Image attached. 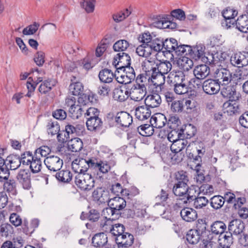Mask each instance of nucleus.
<instances>
[{"mask_svg": "<svg viewBox=\"0 0 248 248\" xmlns=\"http://www.w3.org/2000/svg\"><path fill=\"white\" fill-rule=\"evenodd\" d=\"M205 47L202 45H198L191 47L190 53V58L196 61L202 59V60L209 64L215 65L218 63L217 59H216L213 54H208L207 57H204Z\"/></svg>", "mask_w": 248, "mask_h": 248, "instance_id": "obj_1", "label": "nucleus"}, {"mask_svg": "<svg viewBox=\"0 0 248 248\" xmlns=\"http://www.w3.org/2000/svg\"><path fill=\"white\" fill-rule=\"evenodd\" d=\"M138 40L140 43L147 45V46L150 49L151 53L152 50L159 52L162 50L163 40L155 36H152L149 32H144L140 35Z\"/></svg>", "mask_w": 248, "mask_h": 248, "instance_id": "obj_2", "label": "nucleus"}, {"mask_svg": "<svg viewBox=\"0 0 248 248\" xmlns=\"http://www.w3.org/2000/svg\"><path fill=\"white\" fill-rule=\"evenodd\" d=\"M157 74H156V79H158L157 82H155L153 80V82H155L154 84L157 86L161 87L164 85L165 81V75L168 74L172 68V64L171 62L168 61H165L161 62L157 60Z\"/></svg>", "mask_w": 248, "mask_h": 248, "instance_id": "obj_3", "label": "nucleus"}, {"mask_svg": "<svg viewBox=\"0 0 248 248\" xmlns=\"http://www.w3.org/2000/svg\"><path fill=\"white\" fill-rule=\"evenodd\" d=\"M75 183L81 190L87 191L94 187V180L89 173H79L75 177Z\"/></svg>", "mask_w": 248, "mask_h": 248, "instance_id": "obj_4", "label": "nucleus"}, {"mask_svg": "<svg viewBox=\"0 0 248 248\" xmlns=\"http://www.w3.org/2000/svg\"><path fill=\"white\" fill-rule=\"evenodd\" d=\"M93 158L88 159L77 158L72 162V168L77 174L86 173L85 172L89 168L92 169L91 163H93Z\"/></svg>", "mask_w": 248, "mask_h": 248, "instance_id": "obj_5", "label": "nucleus"}, {"mask_svg": "<svg viewBox=\"0 0 248 248\" xmlns=\"http://www.w3.org/2000/svg\"><path fill=\"white\" fill-rule=\"evenodd\" d=\"M113 64L117 70H121L124 68L131 67V58L125 52H119L113 59Z\"/></svg>", "mask_w": 248, "mask_h": 248, "instance_id": "obj_6", "label": "nucleus"}, {"mask_svg": "<svg viewBox=\"0 0 248 248\" xmlns=\"http://www.w3.org/2000/svg\"><path fill=\"white\" fill-rule=\"evenodd\" d=\"M157 59L150 58L145 60L142 65V69L148 76H151V80L156 79Z\"/></svg>", "mask_w": 248, "mask_h": 248, "instance_id": "obj_7", "label": "nucleus"}, {"mask_svg": "<svg viewBox=\"0 0 248 248\" xmlns=\"http://www.w3.org/2000/svg\"><path fill=\"white\" fill-rule=\"evenodd\" d=\"M215 79L221 85L229 84L232 79V74L229 70L221 68L215 70Z\"/></svg>", "mask_w": 248, "mask_h": 248, "instance_id": "obj_8", "label": "nucleus"}, {"mask_svg": "<svg viewBox=\"0 0 248 248\" xmlns=\"http://www.w3.org/2000/svg\"><path fill=\"white\" fill-rule=\"evenodd\" d=\"M220 86H221L220 90V94L224 98H229L232 102H235L239 100L241 95L239 93L236 91L234 86L228 85V84L221 85Z\"/></svg>", "mask_w": 248, "mask_h": 248, "instance_id": "obj_9", "label": "nucleus"}, {"mask_svg": "<svg viewBox=\"0 0 248 248\" xmlns=\"http://www.w3.org/2000/svg\"><path fill=\"white\" fill-rule=\"evenodd\" d=\"M129 89V95L131 100L140 101L142 100L147 93L146 86L133 85Z\"/></svg>", "mask_w": 248, "mask_h": 248, "instance_id": "obj_10", "label": "nucleus"}, {"mask_svg": "<svg viewBox=\"0 0 248 248\" xmlns=\"http://www.w3.org/2000/svg\"><path fill=\"white\" fill-rule=\"evenodd\" d=\"M231 64L238 68L248 65V52H238L232 55L230 58Z\"/></svg>", "mask_w": 248, "mask_h": 248, "instance_id": "obj_11", "label": "nucleus"}, {"mask_svg": "<svg viewBox=\"0 0 248 248\" xmlns=\"http://www.w3.org/2000/svg\"><path fill=\"white\" fill-rule=\"evenodd\" d=\"M44 162L47 169L53 171L59 170L63 165V160L59 156L55 155H50L46 157Z\"/></svg>", "mask_w": 248, "mask_h": 248, "instance_id": "obj_12", "label": "nucleus"}, {"mask_svg": "<svg viewBox=\"0 0 248 248\" xmlns=\"http://www.w3.org/2000/svg\"><path fill=\"white\" fill-rule=\"evenodd\" d=\"M202 89L207 94H215L220 91V85L215 79H208L203 82Z\"/></svg>", "mask_w": 248, "mask_h": 248, "instance_id": "obj_13", "label": "nucleus"}, {"mask_svg": "<svg viewBox=\"0 0 248 248\" xmlns=\"http://www.w3.org/2000/svg\"><path fill=\"white\" fill-rule=\"evenodd\" d=\"M118 248H131L134 242V236L132 234L125 232L122 235L115 238Z\"/></svg>", "mask_w": 248, "mask_h": 248, "instance_id": "obj_14", "label": "nucleus"}, {"mask_svg": "<svg viewBox=\"0 0 248 248\" xmlns=\"http://www.w3.org/2000/svg\"><path fill=\"white\" fill-rule=\"evenodd\" d=\"M16 178L18 182L22 186L23 188L29 189L31 187L30 173L28 170H20L18 172Z\"/></svg>", "mask_w": 248, "mask_h": 248, "instance_id": "obj_15", "label": "nucleus"}, {"mask_svg": "<svg viewBox=\"0 0 248 248\" xmlns=\"http://www.w3.org/2000/svg\"><path fill=\"white\" fill-rule=\"evenodd\" d=\"M245 229V224L240 219H236L232 220L228 225L229 232L232 234L237 235L243 232Z\"/></svg>", "mask_w": 248, "mask_h": 248, "instance_id": "obj_16", "label": "nucleus"}, {"mask_svg": "<svg viewBox=\"0 0 248 248\" xmlns=\"http://www.w3.org/2000/svg\"><path fill=\"white\" fill-rule=\"evenodd\" d=\"M132 117L127 112L121 111L117 114L115 121L122 127H128L132 123Z\"/></svg>", "mask_w": 248, "mask_h": 248, "instance_id": "obj_17", "label": "nucleus"}, {"mask_svg": "<svg viewBox=\"0 0 248 248\" xmlns=\"http://www.w3.org/2000/svg\"><path fill=\"white\" fill-rule=\"evenodd\" d=\"M167 82L171 85L181 84L185 80V76L181 71H172L169 74Z\"/></svg>", "mask_w": 248, "mask_h": 248, "instance_id": "obj_18", "label": "nucleus"}, {"mask_svg": "<svg viewBox=\"0 0 248 248\" xmlns=\"http://www.w3.org/2000/svg\"><path fill=\"white\" fill-rule=\"evenodd\" d=\"M93 198L98 204L108 202L109 201L108 192L101 187L97 188L93 191Z\"/></svg>", "mask_w": 248, "mask_h": 248, "instance_id": "obj_19", "label": "nucleus"}, {"mask_svg": "<svg viewBox=\"0 0 248 248\" xmlns=\"http://www.w3.org/2000/svg\"><path fill=\"white\" fill-rule=\"evenodd\" d=\"M92 243L95 247L110 248L109 245L108 244V237L103 232L95 234L92 238Z\"/></svg>", "mask_w": 248, "mask_h": 248, "instance_id": "obj_20", "label": "nucleus"}, {"mask_svg": "<svg viewBox=\"0 0 248 248\" xmlns=\"http://www.w3.org/2000/svg\"><path fill=\"white\" fill-rule=\"evenodd\" d=\"M129 95V89L124 86L115 88L113 92V97L115 100L124 102L127 100Z\"/></svg>", "mask_w": 248, "mask_h": 248, "instance_id": "obj_21", "label": "nucleus"}, {"mask_svg": "<svg viewBox=\"0 0 248 248\" xmlns=\"http://www.w3.org/2000/svg\"><path fill=\"white\" fill-rule=\"evenodd\" d=\"M108 205L111 208L120 213V211L124 209L126 206L125 200L119 196L112 198L108 201Z\"/></svg>", "mask_w": 248, "mask_h": 248, "instance_id": "obj_22", "label": "nucleus"}, {"mask_svg": "<svg viewBox=\"0 0 248 248\" xmlns=\"http://www.w3.org/2000/svg\"><path fill=\"white\" fill-rule=\"evenodd\" d=\"M151 114V111L150 108L145 105L139 106L135 109L136 118L140 121L148 119L150 117Z\"/></svg>", "mask_w": 248, "mask_h": 248, "instance_id": "obj_23", "label": "nucleus"}, {"mask_svg": "<svg viewBox=\"0 0 248 248\" xmlns=\"http://www.w3.org/2000/svg\"><path fill=\"white\" fill-rule=\"evenodd\" d=\"M209 67L206 64H201L196 66L193 70V74L196 78L203 79L210 74Z\"/></svg>", "mask_w": 248, "mask_h": 248, "instance_id": "obj_24", "label": "nucleus"}, {"mask_svg": "<svg viewBox=\"0 0 248 248\" xmlns=\"http://www.w3.org/2000/svg\"><path fill=\"white\" fill-rule=\"evenodd\" d=\"M162 100L160 96L157 93L148 95L145 99V105L150 108L159 107Z\"/></svg>", "mask_w": 248, "mask_h": 248, "instance_id": "obj_25", "label": "nucleus"}, {"mask_svg": "<svg viewBox=\"0 0 248 248\" xmlns=\"http://www.w3.org/2000/svg\"><path fill=\"white\" fill-rule=\"evenodd\" d=\"M167 123V119L165 115L156 113L150 119V123L153 127L161 128L165 126Z\"/></svg>", "mask_w": 248, "mask_h": 248, "instance_id": "obj_26", "label": "nucleus"}, {"mask_svg": "<svg viewBox=\"0 0 248 248\" xmlns=\"http://www.w3.org/2000/svg\"><path fill=\"white\" fill-rule=\"evenodd\" d=\"M182 218L187 222H192L197 218L196 211L191 208H185L180 212Z\"/></svg>", "mask_w": 248, "mask_h": 248, "instance_id": "obj_27", "label": "nucleus"}, {"mask_svg": "<svg viewBox=\"0 0 248 248\" xmlns=\"http://www.w3.org/2000/svg\"><path fill=\"white\" fill-rule=\"evenodd\" d=\"M236 27L239 31L247 33L248 31V14L242 15L239 16L235 23Z\"/></svg>", "mask_w": 248, "mask_h": 248, "instance_id": "obj_28", "label": "nucleus"}, {"mask_svg": "<svg viewBox=\"0 0 248 248\" xmlns=\"http://www.w3.org/2000/svg\"><path fill=\"white\" fill-rule=\"evenodd\" d=\"M92 169L98 170L103 173H107L110 169L109 165L106 162L98 161L96 158L93 159Z\"/></svg>", "mask_w": 248, "mask_h": 248, "instance_id": "obj_29", "label": "nucleus"}, {"mask_svg": "<svg viewBox=\"0 0 248 248\" xmlns=\"http://www.w3.org/2000/svg\"><path fill=\"white\" fill-rule=\"evenodd\" d=\"M178 45L177 41L174 38L167 39L165 41L162 40V50L163 51L168 52L169 53H176Z\"/></svg>", "mask_w": 248, "mask_h": 248, "instance_id": "obj_30", "label": "nucleus"}, {"mask_svg": "<svg viewBox=\"0 0 248 248\" xmlns=\"http://www.w3.org/2000/svg\"><path fill=\"white\" fill-rule=\"evenodd\" d=\"M187 144V141L184 138H181L172 142L170 150L173 153H180L186 147Z\"/></svg>", "mask_w": 248, "mask_h": 248, "instance_id": "obj_31", "label": "nucleus"}, {"mask_svg": "<svg viewBox=\"0 0 248 248\" xmlns=\"http://www.w3.org/2000/svg\"><path fill=\"white\" fill-rule=\"evenodd\" d=\"M98 77L101 82L110 83L113 80L114 75L111 70L105 68L99 72Z\"/></svg>", "mask_w": 248, "mask_h": 248, "instance_id": "obj_32", "label": "nucleus"}, {"mask_svg": "<svg viewBox=\"0 0 248 248\" xmlns=\"http://www.w3.org/2000/svg\"><path fill=\"white\" fill-rule=\"evenodd\" d=\"M217 245V239L210 234L202 240L200 246L201 248H216Z\"/></svg>", "mask_w": 248, "mask_h": 248, "instance_id": "obj_33", "label": "nucleus"}, {"mask_svg": "<svg viewBox=\"0 0 248 248\" xmlns=\"http://www.w3.org/2000/svg\"><path fill=\"white\" fill-rule=\"evenodd\" d=\"M188 186L187 184L176 183L172 188L173 193L176 196L184 198L188 190Z\"/></svg>", "mask_w": 248, "mask_h": 248, "instance_id": "obj_34", "label": "nucleus"}, {"mask_svg": "<svg viewBox=\"0 0 248 248\" xmlns=\"http://www.w3.org/2000/svg\"><path fill=\"white\" fill-rule=\"evenodd\" d=\"M226 229V225L221 221L214 222L210 227V230L212 233L216 235H221Z\"/></svg>", "mask_w": 248, "mask_h": 248, "instance_id": "obj_35", "label": "nucleus"}, {"mask_svg": "<svg viewBox=\"0 0 248 248\" xmlns=\"http://www.w3.org/2000/svg\"><path fill=\"white\" fill-rule=\"evenodd\" d=\"M5 161L7 162V165H9V169L11 170H16L21 164L19 160V156L15 155L8 156Z\"/></svg>", "mask_w": 248, "mask_h": 248, "instance_id": "obj_36", "label": "nucleus"}, {"mask_svg": "<svg viewBox=\"0 0 248 248\" xmlns=\"http://www.w3.org/2000/svg\"><path fill=\"white\" fill-rule=\"evenodd\" d=\"M56 81L54 79H49L45 80L43 83H42L39 87V91L41 93L45 94L50 92L52 88L56 85Z\"/></svg>", "mask_w": 248, "mask_h": 248, "instance_id": "obj_37", "label": "nucleus"}, {"mask_svg": "<svg viewBox=\"0 0 248 248\" xmlns=\"http://www.w3.org/2000/svg\"><path fill=\"white\" fill-rule=\"evenodd\" d=\"M103 122L99 117L94 119H90L86 121L87 129L90 131H95L99 129L102 126Z\"/></svg>", "mask_w": 248, "mask_h": 248, "instance_id": "obj_38", "label": "nucleus"}, {"mask_svg": "<svg viewBox=\"0 0 248 248\" xmlns=\"http://www.w3.org/2000/svg\"><path fill=\"white\" fill-rule=\"evenodd\" d=\"M197 194L198 195L193 201V207L196 209H202L208 204L209 201L206 197L200 196L199 193Z\"/></svg>", "mask_w": 248, "mask_h": 248, "instance_id": "obj_39", "label": "nucleus"}, {"mask_svg": "<svg viewBox=\"0 0 248 248\" xmlns=\"http://www.w3.org/2000/svg\"><path fill=\"white\" fill-rule=\"evenodd\" d=\"M68 148L73 152H78L81 151L83 148L82 141L78 138H74L69 141Z\"/></svg>", "mask_w": 248, "mask_h": 248, "instance_id": "obj_40", "label": "nucleus"}, {"mask_svg": "<svg viewBox=\"0 0 248 248\" xmlns=\"http://www.w3.org/2000/svg\"><path fill=\"white\" fill-rule=\"evenodd\" d=\"M39 220L38 219H34L32 220L30 227L28 226V223L26 221H24L23 230L24 233L27 235H31L34 231L35 229L39 226Z\"/></svg>", "mask_w": 248, "mask_h": 248, "instance_id": "obj_41", "label": "nucleus"}, {"mask_svg": "<svg viewBox=\"0 0 248 248\" xmlns=\"http://www.w3.org/2000/svg\"><path fill=\"white\" fill-rule=\"evenodd\" d=\"M219 241V245L225 247V248H230L233 243V238L231 233L225 232L222 238L217 239Z\"/></svg>", "mask_w": 248, "mask_h": 248, "instance_id": "obj_42", "label": "nucleus"}, {"mask_svg": "<svg viewBox=\"0 0 248 248\" xmlns=\"http://www.w3.org/2000/svg\"><path fill=\"white\" fill-rule=\"evenodd\" d=\"M72 176V173L68 170H62L56 174L57 179L63 183H69Z\"/></svg>", "mask_w": 248, "mask_h": 248, "instance_id": "obj_43", "label": "nucleus"}, {"mask_svg": "<svg viewBox=\"0 0 248 248\" xmlns=\"http://www.w3.org/2000/svg\"><path fill=\"white\" fill-rule=\"evenodd\" d=\"M33 159L30 163V168L33 173L39 172L42 168V161L39 156L34 155Z\"/></svg>", "mask_w": 248, "mask_h": 248, "instance_id": "obj_44", "label": "nucleus"}, {"mask_svg": "<svg viewBox=\"0 0 248 248\" xmlns=\"http://www.w3.org/2000/svg\"><path fill=\"white\" fill-rule=\"evenodd\" d=\"M46 129L47 133L51 136L57 135L60 131V127L58 123L52 120L48 122Z\"/></svg>", "mask_w": 248, "mask_h": 248, "instance_id": "obj_45", "label": "nucleus"}, {"mask_svg": "<svg viewBox=\"0 0 248 248\" xmlns=\"http://www.w3.org/2000/svg\"><path fill=\"white\" fill-rule=\"evenodd\" d=\"M201 236V235L198 232V231L190 230L186 235V239L189 243L195 244L199 242Z\"/></svg>", "mask_w": 248, "mask_h": 248, "instance_id": "obj_46", "label": "nucleus"}, {"mask_svg": "<svg viewBox=\"0 0 248 248\" xmlns=\"http://www.w3.org/2000/svg\"><path fill=\"white\" fill-rule=\"evenodd\" d=\"M5 162L3 158L0 157V182H1L9 176V168Z\"/></svg>", "mask_w": 248, "mask_h": 248, "instance_id": "obj_47", "label": "nucleus"}, {"mask_svg": "<svg viewBox=\"0 0 248 248\" xmlns=\"http://www.w3.org/2000/svg\"><path fill=\"white\" fill-rule=\"evenodd\" d=\"M170 127L172 129L168 134V139L170 142H173L179 139L184 138L185 136H183V134H182V132H181V129L179 132V129L175 128V126L170 125Z\"/></svg>", "mask_w": 248, "mask_h": 248, "instance_id": "obj_48", "label": "nucleus"}, {"mask_svg": "<svg viewBox=\"0 0 248 248\" xmlns=\"http://www.w3.org/2000/svg\"><path fill=\"white\" fill-rule=\"evenodd\" d=\"M129 46V42L126 40H120L115 42L113 46L115 51L124 52Z\"/></svg>", "mask_w": 248, "mask_h": 248, "instance_id": "obj_49", "label": "nucleus"}, {"mask_svg": "<svg viewBox=\"0 0 248 248\" xmlns=\"http://www.w3.org/2000/svg\"><path fill=\"white\" fill-rule=\"evenodd\" d=\"M138 131L140 135L144 137L152 135L154 132L153 126L151 124H145L138 127Z\"/></svg>", "mask_w": 248, "mask_h": 248, "instance_id": "obj_50", "label": "nucleus"}, {"mask_svg": "<svg viewBox=\"0 0 248 248\" xmlns=\"http://www.w3.org/2000/svg\"><path fill=\"white\" fill-rule=\"evenodd\" d=\"M69 92L74 95H79L82 93L84 87L82 83H71L69 87Z\"/></svg>", "mask_w": 248, "mask_h": 248, "instance_id": "obj_51", "label": "nucleus"}, {"mask_svg": "<svg viewBox=\"0 0 248 248\" xmlns=\"http://www.w3.org/2000/svg\"><path fill=\"white\" fill-rule=\"evenodd\" d=\"M197 129L195 126L191 124L186 125L184 129H181V132L184 138L190 139L194 137L196 133Z\"/></svg>", "mask_w": 248, "mask_h": 248, "instance_id": "obj_52", "label": "nucleus"}, {"mask_svg": "<svg viewBox=\"0 0 248 248\" xmlns=\"http://www.w3.org/2000/svg\"><path fill=\"white\" fill-rule=\"evenodd\" d=\"M6 180L3 184L4 189L7 192L11 193L12 195H16V184L14 179H4Z\"/></svg>", "mask_w": 248, "mask_h": 248, "instance_id": "obj_53", "label": "nucleus"}, {"mask_svg": "<svg viewBox=\"0 0 248 248\" xmlns=\"http://www.w3.org/2000/svg\"><path fill=\"white\" fill-rule=\"evenodd\" d=\"M122 70H123V73L121 75H123L124 78H126L125 80L127 81L128 84L130 83L132 80H133L135 78V72L132 67L124 68Z\"/></svg>", "mask_w": 248, "mask_h": 248, "instance_id": "obj_54", "label": "nucleus"}, {"mask_svg": "<svg viewBox=\"0 0 248 248\" xmlns=\"http://www.w3.org/2000/svg\"><path fill=\"white\" fill-rule=\"evenodd\" d=\"M224 204V199L220 195L215 196L210 199L211 206L215 209H220Z\"/></svg>", "mask_w": 248, "mask_h": 248, "instance_id": "obj_55", "label": "nucleus"}, {"mask_svg": "<svg viewBox=\"0 0 248 248\" xmlns=\"http://www.w3.org/2000/svg\"><path fill=\"white\" fill-rule=\"evenodd\" d=\"M191 46L188 45H177L175 54L178 56H184V57H190V53L191 51Z\"/></svg>", "mask_w": 248, "mask_h": 248, "instance_id": "obj_56", "label": "nucleus"}, {"mask_svg": "<svg viewBox=\"0 0 248 248\" xmlns=\"http://www.w3.org/2000/svg\"><path fill=\"white\" fill-rule=\"evenodd\" d=\"M95 2V0H83L80 6L87 13H91L94 11Z\"/></svg>", "mask_w": 248, "mask_h": 248, "instance_id": "obj_57", "label": "nucleus"}, {"mask_svg": "<svg viewBox=\"0 0 248 248\" xmlns=\"http://www.w3.org/2000/svg\"><path fill=\"white\" fill-rule=\"evenodd\" d=\"M131 14V12L128 9L123 11H120L114 14L112 16L113 19L116 22H119L124 20Z\"/></svg>", "mask_w": 248, "mask_h": 248, "instance_id": "obj_58", "label": "nucleus"}, {"mask_svg": "<svg viewBox=\"0 0 248 248\" xmlns=\"http://www.w3.org/2000/svg\"><path fill=\"white\" fill-rule=\"evenodd\" d=\"M184 108V104L182 100H176L170 104V109L171 111L174 113L182 112Z\"/></svg>", "mask_w": 248, "mask_h": 248, "instance_id": "obj_59", "label": "nucleus"}, {"mask_svg": "<svg viewBox=\"0 0 248 248\" xmlns=\"http://www.w3.org/2000/svg\"><path fill=\"white\" fill-rule=\"evenodd\" d=\"M150 49L147 45H145L144 43H142L141 45L137 47L136 53L140 57H147L151 54Z\"/></svg>", "mask_w": 248, "mask_h": 248, "instance_id": "obj_60", "label": "nucleus"}, {"mask_svg": "<svg viewBox=\"0 0 248 248\" xmlns=\"http://www.w3.org/2000/svg\"><path fill=\"white\" fill-rule=\"evenodd\" d=\"M99 114L100 111L98 109L91 107L86 109V112L84 113V117L88 120H90V119L97 118L99 117Z\"/></svg>", "mask_w": 248, "mask_h": 248, "instance_id": "obj_61", "label": "nucleus"}, {"mask_svg": "<svg viewBox=\"0 0 248 248\" xmlns=\"http://www.w3.org/2000/svg\"><path fill=\"white\" fill-rule=\"evenodd\" d=\"M196 193V191L194 188L189 187L188 186L187 191L184 197L182 199L183 200H185V198H186V200H185L184 202L187 203L193 202V200L197 196L195 194Z\"/></svg>", "mask_w": 248, "mask_h": 248, "instance_id": "obj_62", "label": "nucleus"}, {"mask_svg": "<svg viewBox=\"0 0 248 248\" xmlns=\"http://www.w3.org/2000/svg\"><path fill=\"white\" fill-rule=\"evenodd\" d=\"M124 229V226L123 224L120 223L115 224H114L113 227L112 228L111 233L116 236V237H118L125 233Z\"/></svg>", "mask_w": 248, "mask_h": 248, "instance_id": "obj_63", "label": "nucleus"}, {"mask_svg": "<svg viewBox=\"0 0 248 248\" xmlns=\"http://www.w3.org/2000/svg\"><path fill=\"white\" fill-rule=\"evenodd\" d=\"M13 232V228L10 224L4 223L0 226V234L2 236L7 237Z\"/></svg>", "mask_w": 248, "mask_h": 248, "instance_id": "obj_64", "label": "nucleus"}]
</instances>
